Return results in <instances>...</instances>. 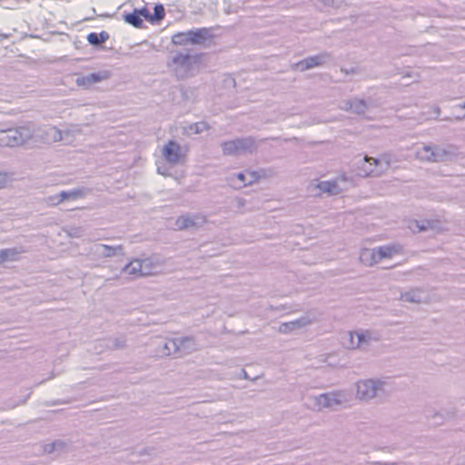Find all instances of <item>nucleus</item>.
I'll return each instance as SVG.
<instances>
[{"mask_svg": "<svg viewBox=\"0 0 465 465\" xmlns=\"http://www.w3.org/2000/svg\"><path fill=\"white\" fill-rule=\"evenodd\" d=\"M357 400L362 402H382L389 395V382L385 379H361L355 383Z\"/></svg>", "mask_w": 465, "mask_h": 465, "instance_id": "f257e3e1", "label": "nucleus"}, {"mask_svg": "<svg viewBox=\"0 0 465 465\" xmlns=\"http://www.w3.org/2000/svg\"><path fill=\"white\" fill-rule=\"evenodd\" d=\"M459 150L454 145H424L418 151V157L428 162L452 161L458 155Z\"/></svg>", "mask_w": 465, "mask_h": 465, "instance_id": "f03ea898", "label": "nucleus"}, {"mask_svg": "<svg viewBox=\"0 0 465 465\" xmlns=\"http://www.w3.org/2000/svg\"><path fill=\"white\" fill-rule=\"evenodd\" d=\"M201 61V54H192L189 52H177L172 58L174 72L179 79H184L193 75L194 65Z\"/></svg>", "mask_w": 465, "mask_h": 465, "instance_id": "7ed1b4c3", "label": "nucleus"}, {"mask_svg": "<svg viewBox=\"0 0 465 465\" xmlns=\"http://www.w3.org/2000/svg\"><path fill=\"white\" fill-rule=\"evenodd\" d=\"M33 130L28 126H19L0 132V145L15 147L28 141L33 136Z\"/></svg>", "mask_w": 465, "mask_h": 465, "instance_id": "20e7f679", "label": "nucleus"}, {"mask_svg": "<svg viewBox=\"0 0 465 465\" xmlns=\"http://www.w3.org/2000/svg\"><path fill=\"white\" fill-rule=\"evenodd\" d=\"M221 146L223 154L239 155L247 153H253L257 148V143L252 136H247L223 142Z\"/></svg>", "mask_w": 465, "mask_h": 465, "instance_id": "39448f33", "label": "nucleus"}, {"mask_svg": "<svg viewBox=\"0 0 465 465\" xmlns=\"http://www.w3.org/2000/svg\"><path fill=\"white\" fill-rule=\"evenodd\" d=\"M314 406L318 411L323 408H333L347 401V394L343 391H332L322 393L313 398Z\"/></svg>", "mask_w": 465, "mask_h": 465, "instance_id": "423d86ee", "label": "nucleus"}, {"mask_svg": "<svg viewBox=\"0 0 465 465\" xmlns=\"http://www.w3.org/2000/svg\"><path fill=\"white\" fill-rule=\"evenodd\" d=\"M331 59V54L327 52L318 54L316 55L308 56L297 62L293 67L301 72H304L315 67L325 64Z\"/></svg>", "mask_w": 465, "mask_h": 465, "instance_id": "0eeeda50", "label": "nucleus"}, {"mask_svg": "<svg viewBox=\"0 0 465 465\" xmlns=\"http://www.w3.org/2000/svg\"><path fill=\"white\" fill-rule=\"evenodd\" d=\"M369 336L364 333L348 331L341 337V343L346 349L363 348L368 343Z\"/></svg>", "mask_w": 465, "mask_h": 465, "instance_id": "6e6552de", "label": "nucleus"}, {"mask_svg": "<svg viewBox=\"0 0 465 465\" xmlns=\"http://www.w3.org/2000/svg\"><path fill=\"white\" fill-rule=\"evenodd\" d=\"M181 151V145L177 142L170 140L163 146L162 153L168 163L171 165H175L180 162L182 158Z\"/></svg>", "mask_w": 465, "mask_h": 465, "instance_id": "1a4fd4ad", "label": "nucleus"}, {"mask_svg": "<svg viewBox=\"0 0 465 465\" xmlns=\"http://www.w3.org/2000/svg\"><path fill=\"white\" fill-rule=\"evenodd\" d=\"M314 321L315 319L311 318L309 315H303L294 321L282 323L279 326V331L283 334H288L293 331L304 328L312 324Z\"/></svg>", "mask_w": 465, "mask_h": 465, "instance_id": "9d476101", "label": "nucleus"}, {"mask_svg": "<svg viewBox=\"0 0 465 465\" xmlns=\"http://www.w3.org/2000/svg\"><path fill=\"white\" fill-rule=\"evenodd\" d=\"M190 31L192 45H203L213 38V29L209 27L195 28Z\"/></svg>", "mask_w": 465, "mask_h": 465, "instance_id": "9b49d317", "label": "nucleus"}, {"mask_svg": "<svg viewBox=\"0 0 465 465\" xmlns=\"http://www.w3.org/2000/svg\"><path fill=\"white\" fill-rule=\"evenodd\" d=\"M371 157L365 156L357 162L358 174L361 176H380L379 169L374 166Z\"/></svg>", "mask_w": 465, "mask_h": 465, "instance_id": "f8f14e48", "label": "nucleus"}, {"mask_svg": "<svg viewBox=\"0 0 465 465\" xmlns=\"http://www.w3.org/2000/svg\"><path fill=\"white\" fill-rule=\"evenodd\" d=\"M175 343L179 354H189L198 349V344L193 336L175 338Z\"/></svg>", "mask_w": 465, "mask_h": 465, "instance_id": "ddd939ff", "label": "nucleus"}, {"mask_svg": "<svg viewBox=\"0 0 465 465\" xmlns=\"http://www.w3.org/2000/svg\"><path fill=\"white\" fill-rule=\"evenodd\" d=\"M368 108V104L363 99H350L342 103L341 109L351 112L356 114H363Z\"/></svg>", "mask_w": 465, "mask_h": 465, "instance_id": "4468645a", "label": "nucleus"}, {"mask_svg": "<svg viewBox=\"0 0 465 465\" xmlns=\"http://www.w3.org/2000/svg\"><path fill=\"white\" fill-rule=\"evenodd\" d=\"M95 254L103 257H113L116 255H123V247L121 245L109 246L106 244L98 243L94 246Z\"/></svg>", "mask_w": 465, "mask_h": 465, "instance_id": "2eb2a0df", "label": "nucleus"}, {"mask_svg": "<svg viewBox=\"0 0 465 465\" xmlns=\"http://www.w3.org/2000/svg\"><path fill=\"white\" fill-rule=\"evenodd\" d=\"M106 77L107 75H103L101 73H92L77 77L75 83L78 86L89 87L93 84L99 83Z\"/></svg>", "mask_w": 465, "mask_h": 465, "instance_id": "dca6fc26", "label": "nucleus"}, {"mask_svg": "<svg viewBox=\"0 0 465 465\" xmlns=\"http://www.w3.org/2000/svg\"><path fill=\"white\" fill-rule=\"evenodd\" d=\"M177 348L175 339H166L160 341L156 351L162 357L170 356L177 353Z\"/></svg>", "mask_w": 465, "mask_h": 465, "instance_id": "f3484780", "label": "nucleus"}, {"mask_svg": "<svg viewBox=\"0 0 465 465\" xmlns=\"http://www.w3.org/2000/svg\"><path fill=\"white\" fill-rule=\"evenodd\" d=\"M424 298L425 293L421 289H412L401 294V301L412 303H420Z\"/></svg>", "mask_w": 465, "mask_h": 465, "instance_id": "a211bd4d", "label": "nucleus"}, {"mask_svg": "<svg viewBox=\"0 0 465 465\" xmlns=\"http://www.w3.org/2000/svg\"><path fill=\"white\" fill-rule=\"evenodd\" d=\"M318 187L322 192L333 195L339 194L342 191V188L339 185L338 180L321 182Z\"/></svg>", "mask_w": 465, "mask_h": 465, "instance_id": "6ab92c4d", "label": "nucleus"}, {"mask_svg": "<svg viewBox=\"0 0 465 465\" xmlns=\"http://www.w3.org/2000/svg\"><path fill=\"white\" fill-rule=\"evenodd\" d=\"M123 272H124L126 274L132 275L134 278L147 274L146 272H143L142 262L140 260H134L130 262L123 268Z\"/></svg>", "mask_w": 465, "mask_h": 465, "instance_id": "aec40b11", "label": "nucleus"}, {"mask_svg": "<svg viewBox=\"0 0 465 465\" xmlns=\"http://www.w3.org/2000/svg\"><path fill=\"white\" fill-rule=\"evenodd\" d=\"M22 250L17 248H6L0 250V264L5 262L16 261Z\"/></svg>", "mask_w": 465, "mask_h": 465, "instance_id": "412c9836", "label": "nucleus"}, {"mask_svg": "<svg viewBox=\"0 0 465 465\" xmlns=\"http://www.w3.org/2000/svg\"><path fill=\"white\" fill-rule=\"evenodd\" d=\"M123 18L125 23L133 25L134 27L141 28L143 26V18H141L139 15L138 9H134L131 13L124 14Z\"/></svg>", "mask_w": 465, "mask_h": 465, "instance_id": "4be33fe9", "label": "nucleus"}, {"mask_svg": "<svg viewBox=\"0 0 465 465\" xmlns=\"http://www.w3.org/2000/svg\"><path fill=\"white\" fill-rule=\"evenodd\" d=\"M109 39V34L105 31H102L101 33H90L87 35V41L90 45L94 46L101 45L105 43Z\"/></svg>", "mask_w": 465, "mask_h": 465, "instance_id": "5701e85b", "label": "nucleus"}, {"mask_svg": "<svg viewBox=\"0 0 465 465\" xmlns=\"http://www.w3.org/2000/svg\"><path fill=\"white\" fill-rule=\"evenodd\" d=\"M374 161V166L379 169V173L381 175L384 172H386L390 166L391 162V156L388 153H384L381 155L380 158H371Z\"/></svg>", "mask_w": 465, "mask_h": 465, "instance_id": "b1692460", "label": "nucleus"}, {"mask_svg": "<svg viewBox=\"0 0 465 465\" xmlns=\"http://www.w3.org/2000/svg\"><path fill=\"white\" fill-rule=\"evenodd\" d=\"M376 252V260L380 262L381 260L385 258H391L394 253L397 252V250L394 246H381L378 248H374Z\"/></svg>", "mask_w": 465, "mask_h": 465, "instance_id": "393cba45", "label": "nucleus"}, {"mask_svg": "<svg viewBox=\"0 0 465 465\" xmlns=\"http://www.w3.org/2000/svg\"><path fill=\"white\" fill-rule=\"evenodd\" d=\"M191 31L188 30L186 32H179L174 34L172 36V43L175 45H192V40L190 39Z\"/></svg>", "mask_w": 465, "mask_h": 465, "instance_id": "a878e982", "label": "nucleus"}, {"mask_svg": "<svg viewBox=\"0 0 465 465\" xmlns=\"http://www.w3.org/2000/svg\"><path fill=\"white\" fill-rule=\"evenodd\" d=\"M360 260L365 265H372L379 262L378 260H376L375 249H363L361 252Z\"/></svg>", "mask_w": 465, "mask_h": 465, "instance_id": "bb28decb", "label": "nucleus"}, {"mask_svg": "<svg viewBox=\"0 0 465 465\" xmlns=\"http://www.w3.org/2000/svg\"><path fill=\"white\" fill-rule=\"evenodd\" d=\"M208 128L209 126L205 122H197L188 124L186 127H184V130L188 134H197L203 133Z\"/></svg>", "mask_w": 465, "mask_h": 465, "instance_id": "cd10ccee", "label": "nucleus"}, {"mask_svg": "<svg viewBox=\"0 0 465 465\" xmlns=\"http://www.w3.org/2000/svg\"><path fill=\"white\" fill-rule=\"evenodd\" d=\"M236 177L239 180L240 183L243 186L247 184H252L258 179V176L254 172L239 173L236 174Z\"/></svg>", "mask_w": 465, "mask_h": 465, "instance_id": "c85d7f7f", "label": "nucleus"}, {"mask_svg": "<svg viewBox=\"0 0 465 465\" xmlns=\"http://www.w3.org/2000/svg\"><path fill=\"white\" fill-rule=\"evenodd\" d=\"M176 226L180 230L193 228L196 226V223L192 217L181 216L176 220Z\"/></svg>", "mask_w": 465, "mask_h": 465, "instance_id": "c756f323", "label": "nucleus"}, {"mask_svg": "<svg viewBox=\"0 0 465 465\" xmlns=\"http://www.w3.org/2000/svg\"><path fill=\"white\" fill-rule=\"evenodd\" d=\"M165 11L163 5H155L153 7V14H151L152 24L161 21L162 19H163Z\"/></svg>", "mask_w": 465, "mask_h": 465, "instance_id": "7c9ffc66", "label": "nucleus"}, {"mask_svg": "<svg viewBox=\"0 0 465 465\" xmlns=\"http://www.w3.org/2000/svg\"><path fill=\"white\" fill-rule=\"evenodd\" d=\"M107 346L113 350L122 349L125 346V340L122 337L110 339Z\"/></svg>", "mask_w": 465, "mask_h": 465, "instance_id": "2f4dec72", "label": "nucleus"}, {"mask_svg": "<svg viewBox=\"0 0 465 465\" xmlns=\"http://www.w3.org/2000/svg\"><path fill=\"white\" fill-rule=\"evenodd\" d=\"M68 194H69V199L76 200V199H79V198H82L84 196L85 190L82 189V188L74 189V190L68 191Z\"/></svg>", "mask_w": 465, "mask_h": 465, "instance_id": "473e14b6", "label": "nucleus"}, {"mask_svg": "<svg viewBox=\"0 0 465 465\" xmlns=\"http://www.w3.org/2000/svg\"><path fill=\"white\" fill-rule=\"evenodd\" d=\"M59 444L60 443L54 442V441H53L51 443L45 444L43 446L44 452L48 453V454L56 452V445H59Z\"/></svg>", "mask_w": 465, "mask_h": 465, "instance_id": "72a5a7b5", "label": "nucleus"}, {"mask_svg": "<svg viewBox=\"0 0 465 465\" xmlns=\"http://www.w3.org/2000/svg\"><path fill=\"white\" fill-rule=\"evenodd\" d=\"M55 198H57L56 202H53V205H56L64 202V200L69 199L68 191H62L58 194H55Z\"/></svg>", "mask_w": 465, "mask_h": 465, "instance_id": "f704fd0d", "label": "nucleus"}, {"mask_svg": "<svg viewBox=\"0 0 465 465\" xmlns=\"http://www.w3.org/2000/svg\"><path fill=\"white\" fill-rule=\"evenodd\" d=\"M139 11V15L141 18H145L147 21H149L150 23H152V17H151V13L148 11L147 8L145 7H143L141 9H138Z\"/></svg>", "mask_w": 465, "mask_h": 465, "instance_id": "c9c22d12", "label": "nucleus"}, {"mask_svg": "<svg viewBox=\"0 0 465 465\" xmlns=\"http://www.w3.org/2000/svg\"><path fill=\"white\" fill-rule=\"evenodd\" d=\"M455 109L461 111V114H458L457 118L463 119L465 117V103L463 104L457 105Z\"/></svg>", "mask_w": 465, "mask_h": 465, "instance_id": "e433bc0d", "label": "nucleus"}, {"mask_svg": "<svg viewBox=\"0 0 465 465\" xmlns=\"http://www.w3.org/2000/svg\"><path fill=\"white\" fill-rule=\"evenodd\" d=\"M54 442L60 443L59 445H56V451L63 450L65 448V446H66V444L64 441L59 440H54Z\"/></svg>", "mask_w": 465, "mask_h": 465, "instance_id": "4c0bfd02", "label": "nucleus"}, {"mask_svg": "<svg viewBox=\"0 0 465 465\" xmlns=\"http://www.w3.org/2000/svg\"><path fill=\"white\" fill-rule=\"evenodd\" d=\"M157 171H158L159 173H161L163 175H168L167 171H166L165 168L163 169L161 166H158L157 167Z\"/></svg>", "mask_w": 465, "mask_h": 465, "instance_id": "58836bf2", "label": "nucleus"}, {"mask_svg": "<svg viewBox=\"0 0 465 465\" xmlns=\"http://www.w3.org/2000/svg\"><path fill=\"white\" fill-rule=\"evenodd\" d=\"M459 465H465V454L459 459Z\"/></svg>", "mask_w": 465, "mask_h": 465, "instance_id": "ea45409f", "label": "nucleus"}, {"mask_svg": "<svg viewBox=\"0 0 465 465\" xmlns=\"http://www.w3.org/2000/svg\"><path fill=\"white\" fill-rule=\"evenodd\" d=\"M57 198H55V195H53L50 197V203L53 204V202H56Z\"/></svg>", "mask_w": 465, "mask_h": 465, "instance_id": "a19ab883", "label": "nucleus"}, {"mask_svg": "<svg viewBox=\"0 0 465 465\" xmlns=\"http://www.w3.org/2000/svg\"><path fill=\"white\" fill-rule=\"evenodd\" d=\"M49 130H51L52 132L57 133V129L55 127H51V128H49Z\"/></svg>", "mask_w": 465, "mask_h": 465, "instance_id": "79ce46f5", "label": "nucleus"}, {"mask_svg": "<svg viewBox=\"0 0 465 465\" xmlns=\"http://www.w3.org/2000/svg\"><path fill=\"white\" fill-rule=\"evenodd\" d=\"M242 372L243 373V377H244L245 379H247L248 377H247V373H246V371H245L244 370H242Z\"/></svg>", "mask_w": 465, "mask_h": 465, "instance_id": "37998d69", "label": "nucleus"}, {"mask_svg": "<svg viewBox=\"0 0 465 465\" xmlns=\"http://www.w3.org/2000/svg\"><path fill=\"white\" fill-rule=\"evenodd\" d=\"M424 230H425V226L422 225L420 227V231H424Z\"/></svg>", "mask_w": 465, "mask_h": 465, "instance_id": "c03bdc74", "label": "nucleus"}, {"mask_svg": "<svg viewBox=\"0 0 465 465\" xmlns=\"http://www.w3.org/2000/svg\"><path fill=\"white\" fill-rule=\"evenodd\" d=\"M436 111H437V115H439L440 114V109L437 108Z\"/></svg>", "mask_w": 465, "mask_h": 465, "instance_id": "a18cd8bd", "label": "nucleus"}]
</instances>
